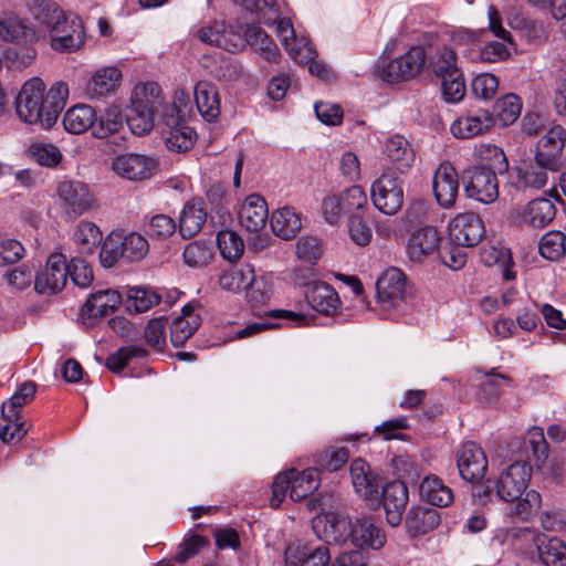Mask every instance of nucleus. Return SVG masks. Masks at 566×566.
Returning <instances> with one entry per match:
<instances>
[{"instance_id": "1", "label": "nucleus", "mask_w": 566, "mask_h": 566, "mask_svg": "<svg viewBox=\"0 0 566 566\" xmlns=\"http://www.w3.org/2000/svg\"><path fill=\"white\" fill-rule=\"evenodd\" d=\"M67 97L69 85L65 82H55L46 92L43 81L33 77L19 91L15 97V113L27 124L50 128L56 123Z\"/></svg>"}, {"instance_id": "2", "label": "nucleus", "mask_w": 566, "mask_h": 566, "mask_svg": "<svg viewBox=\"0 0 566 566\" xmlns=\"http://www.w3.org/2000/svg\"><path fill=\"white\" fill-rule=\"evenodd\" d=\"M531 475V465L525 460H516L494 481L497 497L511 503L506 509L510 518L528 522L541 509V494L535 490H527Z\"/></svg>"}, {"instance_id": "3", "label": "nucleus", "mask_w": 566, "mask_h": 566, "mask_svg": "<svg viewBox=\"0 0 566 566\" xmlns=\"http://www.w3.org/2000/svg\"><path fill=\"white\" fill-rule=\"evenodd\" d=\"M149 252L147 239L139 232H112L104 240L99 261L103 268H113L119 259L128 262H138Z\"/></svg>"}, {"instance_id": "4", "label": "nucleus", "mask_w": 566, "mask_h": 566, "mask_svg": "<svg viewBox=\"0 0 566 566\" xmlns=\"http://www.w3.org/2000/svg\"><path fill=\"white\" fill-rule=\"evenodd\" d=\"M318 485L317 469H305L303 471L291 469L281 472L272 483L270 505L274 509L280 507L287 491L291 500L298 502L316 491Z\"/></svg>"}, {"instance_id": "5", "label": "nucleus", "mask_w": 566, "mask_h": 566, "mask_svg": "<svg viewBox=\"0 0 566 566\" xmlns=\"http://www.w3.org/2000/svg\"><path fill=\"white\" fill-rule=\"evenodd\" d=\"M59 206L64 216L75 219L96 207L88 185L80 180L65 179L56 186Z\"/></svg>"}, {"instance_id": "6", "label": "nucleus", "mask_w": 566, "mask_h": 566, "mask_svg": "<svg viewBox=\"0 0 566 566\" xmlns=\"http://www.w3.org/2000/svg\"><path fill=\"white\" fill-rule=\"evenodd\" d=\"M370 197L377 210L394 216L403 205V181L394 172H384L373 182Z\"/></svg>"}, {"instance_id": "7", "label": "nucleus", "mask_w": 566, "mask_h": 566, "mask_svg": "<svg viewBox=\"0 0 566 566\" xmlns=\"http://www.w3.org/2000/svg\"><path fill=\"white\" fill-rule=\"evenodd\" d=\"M377 302L385 312H400L406 307V276L397 268L382 272L376 282Z\"/></svg>"}, {"instance_id": "8", "label": "nucleus", "mask_w": 566, "mask_h": 566, "mask_svg": "<svg viewBox=\"0 0 566 566\" xmlns=\"http://www.w3.org/2000/svg\"><path fill=\"white\" fill-rule=\"evenodd\" d=\"M463 191L478 202L489 205L499 198V181L492 170L470 167L463 171Z\"/></svg>"}, {"instance_id": "9", "label": "nucleus", "mask_w": 566, "mask_h": 566, "mask_svg": "<svg viewBox=\"0 0 566 566\" xmlns=\"http://www.w3.org/2000/svg\"><path fill=\"white\" fill-rule=\"evenodd\" d=\"M426 63L422 46H413L403 55L389 61L379 69V77L388 83L408 80L416 76Z\"/></svg>"}, {"instance_id": "10", "label": "nucleus", "mask_w": 566, "mask_h": 566, "mask_svg": "<svg viewBox=\"0 0 566 566\" xmlns=\"http://www.w3.org/2000/svg\"><path fill=\"white\" fill-rule=\"evenodd\" d=\"M69 268L66 258L60 252L49 255L44 269L35 275L34 290L39 294L52 295L66 285Z\"/></svg>"}, {"instance_id": "11", "label": "nucleus", "mask_w": 566, "mask_h": 566, "mask_svg": "<svg viewBox=\"0 0 566 566\" xmlns=\"http://www.w3.org/2000/svg\"><path fill=\"white\" fill-rule=\"evenodd\" d=\"M566 143V130L562 125L552 126L536 144L534 160L551 171L562 165V154Z\"/></svg>"}, {"instance_id": "12", "label": "nucleus", "mask_w": 566, "mask_h": 566, "mask_svg": "<svg viewBox=\"0 0 566 566\" xmlns=\"http://www.w3.org/2000/svg\"><path fill=\"white\" fill-rule=\"evenodd\" d=\"M158 163L154 157L142 154L125 153L112 160L113 171L120 178L132 181L150 179L157 169Z\"/></svg>"}, {"instance_id": "13", "label": "nucleus", "mask_w": 566, "mask_h": 566, "mask_svg": "<svg viewBox=\"0 0 566 566\" xmlns=\"http://www.w3.org/2000/svg\"><path fill=\"white\" fill-rule=\"evenodd\" d=\"M449 238L455 245L475 247L485 235V227L479 214L463 212L449 222Z\"/></svg>"}, {"instance_id": "14", "label": "nucleus", "mask_w": 566, "mask_h": 566, "mask_svg": "<svg viewBox=\"0 0 566 566\" xmlns=\"http://www.w3.org/2000/svg\"><path fill=\"white\" fill-rule=\"evenodd\" d=\"M316 536L326 544H344L350 541L352 522L335 512L316 515L312 521Z\"/></svg>"}, {"instance_id": "15", "label": "nucleus", "mask_w": 566, "mask_h": 566, "mask_svg": "<svg viewBox=\"0 0 566 566\" xmlns=\"http://www.w3.org/2000/svg\"><path fill=\"white\" fill-rule=\"evenodd\" d=\"M457 467L460 476L464 481L475 483L484 478L488 470V459L478 443L468 441L457 452Z\"/></svg>"}, {"instance_id": "16", "label": "nucleus", "mask_w": 566, "mask_h": 566, "mask_svg": "<svg viewBox=\"0 0 566 566\" xmlns=\"http://www.w3.org/2000/svg\"><path fill=\"white\" fill-rule=\"evenodd\" d=\"M432 190L438 205L451 209L455 205L459 192V176L449 161H442L433 174Z\"/></svg>"}, {"instance_id": "17", "label": "nucleus", "mask_w": 566, "mask_h": 566, "mask_svg": "<svg viewBox=\"0 0 566 566\" xmlns=\"http://www.w3.org/2000/svg\"><path fill=\"white\" fill-rule=\"evenodd\" d=\"M39 41V32L27 20L12 11L0 13V42L31 44Z\"/></svg>"}, {"instance_id": "18", "label": "nucleus", "mask_w": 566, "mask_h": 566, "mask_svg": "<svg viewBox=\"0 0 566 566\" xmlns=\"http://www.w3.org/2000/svg\"><path fill=\"white\" fill-rule=\"evenodd\" d=\"M25 4L34 21L32 28L39 32V40L66 19L64 11L51 0H25Z\"/></svg>"}, {"instance_id": "19", "label": "nucleus", "mask_w": 566, "mask_h": 566, "mask_svg": "<svg viewBox=\"0 0 566 566\" xmlns=\"http://www.w3.org/2000/svg\"><path fill=\"white\" fill-rule=\"evenodd\" d=\"M547 170L536 163L514 166L507 171V185L522 192L539 190L547 184Z\"/></svg>"}, {"instance_id": "20", "label": "nucleus", "mask_w": 566, "mask_h": 566, "mask_svg": "<svg viewBox=\"0 0 566 566\" xmlns=\"http://www.w3.org/2000/svg\"><path fill=\"white\" fill-rule=\"evenodd\" d=\"M493 115L485 109L460 115L450 126L451 134L459 139H470L483 135L492 128Z\"/></svg>"}, {"instance_id": "21", "label": "nucleus", "mask_w": 566, "mask_h": 566, "mask_svg": "<svg viewBox=\"0 0 566 566\" xmlns=\"http://www.w3.org/2000/svg\"><path fill=\"white\" fill-rule=\"evenodd\" d=\"M50 46L56 52H74L84 44V30L77 19L61 22L50 32Z\"/></svg>"}, {"instance_id": "22", "label": "nucleus", "mask_w": 566, "mask_h": 566, "mask_svg": "<svg viewBox=\"0 0 566 566\" xmlns=\"http://www.w3.org/2000/svg\"><path fill=\"white\" fill-rule=\"evenodd\" d=\"M441 237L434 227L426 226L411 232L407 242V255L413 262H420L439 247Z\"/></svg>"}, {"instance_id": "23", "label": "nucleus", "mask_w": 566, "mask_h": 566, "mask_svg": "<svg viewBox=\"0 0 566 566\" xmlns=\"http://www.w3.org/2000/svg\"><path fill=\"white\" fill-rule=\"evenodd\" d=\"M407 503L408 489L403 482L392 481L384 486L382 506L388 524L398 526L401 523Z\"/></svg>"}, {"instance_id": "24", "label": "nucleus", "mask_w": 566, "mask_h": 566, "mask_svg": "<svg viewBox=\"0 0 566 566\" xmlns=\"http://www.w3.org/2000/svg\"><path fill=\"white\" fill-rule=\"evenodd\" d=\"M307 304L323 315H334L340 304L339 296L335 289L322 281L308 284L305 291Z\"/></svg>"}, {"instance_id": "25", "label": "nucleus", "mask_w": 566, "mask_h": 566, "mask_svg": "<svg viewBox=\"0 0 566 566\" xmlns=\"http://www.w3.org/2000/svg\"><path fill=\"white\" fill-rule=\"evenodd\" d=\"M286 566H327L331 562L326 545L311 548L306 545H290L284 555Z\"/></svg>"}, {"instance_id": "26", "label": "nucleus", "mask_w": 566, "mask_h": 566, "mask_svg": "<svg viewBox=\"0 0 566 566\" xmlns=\"http://www.w3.org/2000/svg\"><path fill=\"white\" fill-rule=\"evenodd\" d=\"M269 217L268 206L263 197L253 193L248 196L239 210L240 224L250 232L262 230Z\"/></svg>"}, {"instance_id": "27", "label": "nucleus", "mask_w": 566, "mask_h": 566, "mask_svg": "<svg viewBox=\"0 0 566 566\" xmlns=\"http://www.w3.org/2000/svg\"><path fill=\"white\" fill-rule=\"evenodd\" d=\"M349 473L355 492L359 496L370 501L378 497L379 485L377 476L365 460L360 458L353 460Z\"/></svg>"}, {"instance_id": "28", "label": "nucleus", "mask_w": 566, "mask_h": 566, "mask_svg": "<svg viewBox=\"0 0 566 566\" xmlns=\"http://www.w3.org/2000/svg\"><path fill=\"white\" fill-rule=\"evenodd\" d=\"M164 119L168 127V129L163 133L167 148L177 153L189 150L195 144V130L184 123H180L174 114L165 113Z\"/></svg>"}, {"instance_id": "29", "label": "nucleus", "mask_w": 566, "mask_h": 566, "mask_svg": "<svg viewBox=\"0 0 566 566\" xmlns=\"http://www.w3.org/2000/svg\"><path fill=\"white\" fill-rule=\"evenodd\" d=\"M122 303V295L116 290H99L91 294L82 307L88 318H103L112 314Z\"/></svg>"}, {"instance_id": "30", "label": "nucleus", "mask_w": 566, "mask_h": 566, "mask_svg": "<svg viewBox=\"0 0 566 566\" xmlns=\"http://www.w3.org/2000/svg\"><path fill=\"white\" fill-rule=\"evenodd\" d=\"M350 543L359 548L380 549L386 544V535L370 520L357 518L352 523Z\"/></svg>"}, {"instance_id": "31", "label": "nucleus", "mask_w": 566, "mask_h": 566, "mask_svg": "<svg viewBox=\"0 0 566 566\" xmlns=\"http://www.w3.org/2000/svg\"><path fill=\"white\" fill-rule=\"evenodd\" d=\"M533 542L543 565L566 566V544L562 539L535 531Z\"/></svg>"}, {"instance_id": "32", "label": "nucleus", "mask_w": 566, "mask_h": 566, "mask_svg": "<svg viewBox=\"0 0 566 566\" xmlns=\"http://www.w3.org/2000/svg\"><path fill=\"white\" fill-rule=\"evenodd\" d=\"M201 324V318L195 313V306L189 303L182 307L181 315L170 325V340L175 347H181L193 335Z\"/></svg>"}, {"instance_id": "33", "label": "nucleus", "mask_w": 566, "mask_h": 566, "mask_svg": "<svg viewBox=\"0 0 566 566\" xmlns=\"http://www.w3.org/2000/svg\"><path fill=\"white\" fill-rule=\"evenodd\" d=\"M195 102L200 115L207 122L216 120L220 115V97L214 84L200 81L193 90Z\"/></svg>"}, {"instance_id": "34", "label": "nucleus", "mask_w": 566, "mask_h": 566, "mask_svg": "<svg viewBox=\"0 0 566 566\" xmlns=\"http://www.w3.org/2000/svg\"><path fill=\"white\" fill-rule=\"evenodd\" d=\"M440 524L438 511L424 506L411 507L406 516L405 525L411 537L424 535Z\"/></svg>"}, {"instance_id": "35", "label": "nucleus", "mask_w": 566, "mask_h": 566, "mask_svg": "<svg viewBox=\"0 0 566 566\" xmlns=\"http://www.w3.org/2000/svg\"><path fill=\"white\" fill-rule=\"evenodd\" d=\"M419 493L423 501L433 506L447 507L453 502L452 490L436 474L422 479Z\"/></svg>"}, {"instance_id": "36", "label": "nucleus", "mask_w": 566, "mask_h": 566, "mask_svg": "<svg viewBox=\"0 0 566 566\" xmlns=\"http://www.w3.org/2000/svg\"><path fill=\"white\" fill-rule=\"evenodd\" d=\"M164 102L163 90L155 82L138 83L132 91L130 106L135 108L157 113L164 106Z\"/></svg>"}, {"instance_id": "37", "label": "nucleus", "mask_w": 566, "mask_h": 566, "mask_svg": "<svg viewBox=\"0 0 566 566\" xmlns=\"http://www.w3.org/2000/svg\"><path fill=\"white\" fill-rule=\"evenodd\" d=\"M270 226L276 237L290 240L302 229V219L295 209L283 207L272 213Z\"/></svg>"}, {"instance_id": "38", "label": "nucleus", "mask_w": 566, "mask_h": 566, "mask_svg": "<svg viewBox=\"0 0 566 566\" xmlns=\"http://www.w3.org/2000/svg\"><path fill=\"white\" fill-rule=\"evenodd\" d=\"M481 261L486 266H499L502 271L503 279L513 280L515 273L511 270L513 260L510 250L501 242H488L480 252Z\"/></svg>"}, {"instance_id": "39", "label": "nucleus", "mask_w": 566, "mask_h": 566, "mask_svg": "<svg viewBox=\"0 0 566 566\" xmlns=\"http://www.w3.org/2000/svg\"><path fill=\"white\" fill-rule=\"evenodd\" d=\"M548 444L543 429L533 427L523 438V447H521V455L517 460H525L526 463L534 461L536 465H541L546 460Z\"/></svg>"}, {"instance_id": "40", "label": "nucleus", "mask_w": 566, "mask_h": 566, "mask_svg": "<svg viewBox=\"0 0 566 566\" xmlns=\"http://www.w3.org/2000/svg\"><path fill=\"white\" fill-rule=\"evenodd\" d=\"M207 211L202 200L192 199L188 201L181 212L179 232L184 238L196 235L205 224Z\"/></svg>"}, {"instance_id": "41", "label": "nucleus", "mask_w": 566, "mask_h": 566, "mask_svg": "<svg viewBox=\"0 0 566 566\" xmlns=\"http://www.w3.org/2000/svg\"><path fill=\"white\" fill-rule=\"evenodd\" d=\"M122 80V72L116 67L98 70L86 84V94L92 98L106 96L116 91Z\"/></svg>"}, {"instance_id": "42", "label": "nucleus", "mask_w": 566, "mask_h": 566, "mask_svg": "<svg viewBox=\"0 0 566 566\" xmlns=\"http://www.w3.org/2000/svg\"><path fill=\"white\" fill-rule=\"evenodd\" d=\"M556 216V208L552 200L537 198L530 201L522 211V220L535 228H544L549 224Z\"/></svg>"}, {"instance_id": "43", "label": "nucleus", "mask_w": 566, "mask_h": 566, "mask_svg": "<svg viewBox=\"0 0 566 566\" xmlns=\"http://www.w3.org/2000/svg\"><path fill=\"white\" fill-rule=\"evenodd\" d=\"M385 153L395 168L401 172L408 170L415 160V153L409 142L401 135L387 139Z\"/></svg>"}, {"instance_id": "44", "label": "nucleus", "mask_w": 566, "mask_h": 566, "mask_svg": "<svg viewBox=\"0 0 566 566\" xmlns=\"http://www.w3.org/2000/svg\"><path fill=\"white\" fill-rule=\"evenodd\" d=\"M96 122L95 109L86 104H78L70 109L63 116V126L71 134H82L93 128Z\"/></svg>"}, {"instance_id": "45", "label": "nucleus", "mask_w": 566, "mask_h": 566, "mask_svg": "<svg viewBox=\"0 0 566 566\" xmlns=\"http://www.w3.org/2000/svg\"><path fill=\"white\" fill-rule=\"evenodd\" d=\"M478 165L494 175L509 171V161L502 148L493 144H480L475 148Z\"/></svg>"}, {"instance_id": "46", "label": "nucleus", "mask_w": 566, "mask_h": 566, "mask_svg": "<svg viewBox=\"0 0 566 566\" xmlns=\"http://www.w3.org/2000/svg\"><path fill=\"white\" fill-rule=\"evenodd\" d=\"M124 130L123 115L117 106H109L93 124L92 134L96 138L117 136Z\"/></svg>"}, {"instance_id": "47", "label": "nucleus", "mask_w": 566, "mask_h": 566, "mask_svg": "<svg viewBox=\"0 0 566 566\" xmlns=\"http://www.w3.org/2000/svg\"><path fill=\"white\" fill-rule=\"evenodd\" d=\"M102 231L91 221H81L73 233V241L81 254H93L102 242Z\"/></svg>"}, {"instance_id": "48", "label": "nucleus", "mask_w": 566, "mask_h": 566, "mask_svg": "<svg viewBox=\"0 0 566 566\" xmlns=\"http://www.w3.org/2000/svg\"><path fill=\"white\" fill-rule=\"evenodd\" d=\"M247 43L269 62L280 56V51L273 40L258 25L245 29Z\"/></svg>"}, {"instance_id": "49", "label": "nucleus", "mask_w": 566, "mask_h": 566, "mask_svg": "<svg viewBox=\"0 0 566 566\" xmlns=\"http://www.w3.org/2000/svg\"><path fill=\"white\" fill-rule=\"evenodd\" d=\"M127 307L135 313H144L160 303V295L150 287L133 286L127 290Z\"/></svg>"}, {"instance_id": "50", "label": "nucleus", "mask_w": 566, "mask_h": 566, "mask_svg": "<svg viewBox=\"0 0 566 566\" xmlns=\"http://www.w3.org/2000/svg\"><path fill=\"white\" fill-rule=\"evenodd\" d=\"M522 101L513 93L506 94L494 104V115L503 126L513 124L521 115Z\"/></svg>"}, {"instance_id": "51", "label": "nucleus", "mask_w": 566, "mask_h": 566, "mask_svg": "<svg viewBox=\"0 0 566 566\" xmlns=\"http://www.w3.org/2000/svg\"><path fill=\"white\" fill-rule=\"evenodd\" d=\"M248 282H252V266L250 264H243L239 268L224 271L219 277L221 289L229 292H240L244 290Z\"/></svg>"}, {"instance_id": "52", "label": "nucleus", "mask_w": 566, "mask_h": 566, "mask_svg": "<svg viewBox=\"0 0 566 566\" xmlns=\"http://www.w3.org/2000/svg\"><path fill=\"white\" fill-rule=\"evenodd\" d=\"M28 429L22 420L21 415L11 417L10 411L6 408H1L0 415V440L4 443H9L13 440H21Z\"/></svg>"}, {"instance_id": "53", "label": "nucleus", "mask_w": 566, "mask_h": 566, "mask_svg": "<svg viewBox=\"0 0 566 566\" xmlns=\"http://www.w3.org/2000/svg\"><path fill=\"white\" fill-rule=\"evenodd\" d=\"M539 253L549 261H557L566 253V235L560 231H549L539 241Z\"/></svg>"}, {"instance_id": "54", "label": "nucleus", "mask_w": 566, "mask_h": 566, "mask_svg": "<svg viewBox=\"0 0 566 566\" xmlns=\"http://www.w3.org/2000/svg\"><path fill=\"white\" fill-rule=\"evenodd\" d=\"M217 243L221 255L229 261L239 259L244 251L243 240L231 230L220 231L217 235Z\"/></svg>"}, {"instance_id": "55", "label": "nucleus", "mask_w": 566, "mask_h": 566, "mask_svg": "<svg viewBox=\"0 0 566 566\" xmlns=\"http://www.w3.org/2000/svg\"><path fill=\"white\" fill-rule=\"evenodd\" d=\"M147 350L138 345L120 347L106 359V367L113 373L122 371L135 357H145Z\"/></svg>"}, {"instance_id": "56", "label": "nucleus", "mask_w": 566, "mask_h": 566, "mask_svg": "<svg viewBox=\"0 0 566 566\" xmlns=\"http://www.w3.org/2000/svg\"><path fill=\"white\" fill-rule=\"evenodd\" d=\"M29 154L39 165L50 168L56 167L63 158L62 153L55 145L46 143L31 144Z\"/></svg>"}, {"instance_id": "57", "label": "nucleus", "mask_w": 566, "mask_h": 566, "mask_svg": "<svg viewBox=\"0 0 566 566\" xmlns=\"http://www.w3.org/2000/svg\"><path fill=\"white\" fill-rule=\"evenodd\" d=\"M241 4L251 13H256V20L264 24L275 22L279 15L276 0H240Z\"/></svg>"}, {"instance_id": "58", "label": "nucleus", "mask_w": 566, "mask_h": 566, "mask_svg": "<svg viewBox=\"0 0 566 566\" xmlns=\"http://www.w3.org/2000/svg\"><path fill=\"white\" fill-rule=\"evenodd\" d=\"M154 112L129 106L127 125L134 135L143 136L148 134L155 124Z\"/></svg>"}, {"instance_id": "59", "label": "nucleus", "mask_w": 566, "mask_h": 566, "mask_svg": "<svg viewBox=\"0 0 566 566\" xmlns=\"http://www.w3.org/2000/svg\"><path fill=\"white\" fill-rule=\"evenodd\" d=\"M349 452L346 448H331L317 455V470L334 472L343 468L348 461Z\"/></svg>"}, {"instance_id": "60", "label": "nucleus", "mask_w": 566, "mask_h": 566, "mask_svg": "<svg viewBox=\"0 0 566 566\" xmlns=\"http://www.w3.org/2000/svg\"><path fill=\"white\" fill-rule=\"evenodd\" d=\"M442 94L448 103H458L465 95V84L461 71H453L441 77Z\"/></svg>"}, {"instance_id": "61", "label": "nucleus", "mask_w": 566, "mask_h": 566, "mask_svg": "<svg viewBox=\"0 0 566 566\" xmlns=\"http://www.w3.org/2000/svg\"><path fill=\"white\" fill-rule=\"evenodd\" d=\"M166 325L165 316L155 317L148 322L144 331L146 343L158 352L164 350L166 345Z\"/></svg>"}, {"instance_id": "62", "label": "nucleus", "mask_w": 566, "mask_h": 566, "mask_svg": "<svg viewBox=\"0 0 566 566\" xmlns=\"http://www.w3.org/2000/svg\"><path fill=\"white\" fill-rule=\"evenodd\" d=\"M344 213L364 211L367 207V195L363 187L354 185L339 195Z\"/></svg>"}, {"instance_id": "63", "label": "nucleus", "mask_w": 566, "mask_h": 566, "mask_svg": "<svg viewBox=\"0 0 566 566\" xmlns=\"http://www.w3.org/2000/svg\"><path fill=\"white\" fill-rule=\"evenodd\" d=\"M35 385L32 381L23 382L11 398L2 403L1 408L10 411L11 417L21 415V408L29 403L35 394Z\"/></svg>"}, {"instance_id": "64", "label": "nucleus", "mask_w": 566, "mask_h": 566, "mask_svg": "<svg viewBox=\"0 0 566 566\" xmlns=\"http://www.w3.org/2000/svg\"><path fill=\"white\" fill-rule=\"evenodd\" d=\"M175 220L167 214L153 216L147 224L146 232L154 239H167L176 231Z\"/></svg>"}]
</instances>
